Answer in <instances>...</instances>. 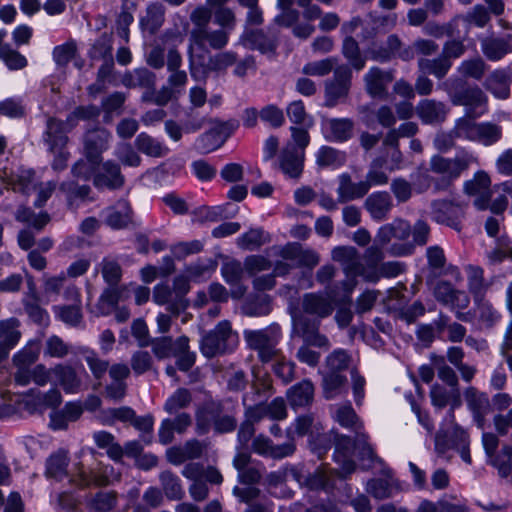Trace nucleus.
Segmentation results:
<instances>
[{
  "mask_svg": "<svg viewBox=\"0 0 512 512\" xmlns=\"http://www.w3.org/2000/svg\"><path fill=\"white\" fill-rule=\"evenodd\" d=\"M109 138L110 134L103 129L89 131L85 135L83 158L72 168L77 182L86 183L93 177L94 185L99 188L116 189L123 185L124 177L117 164L106 161L100 166L101 155L108 147Z\"/></svg>",
  "mask_w": 512,
  "mask_h": 512,
  "instance_id": "f257e3e1",
  "label": "nucleus"
},
{
  "mask_svg": "<svg viewBox=\"0 0 512 512\" xmlns=\"http://www.w3.org/2000/svg\"><path fill=\"white\" fill-rule=\"evenodd\" d=\"M293 320V333L301 337L304 344L300 347L297 358L300 362L310 366H315L320 358V355L311 350L309 346L327 347L328 340L325 336L317 332L318 326L316 321H310L305 315H294Z\"/></svg>",
  "mask_w": 512,
  "mask_h": 512,
  "instance_id": "f03ea898",
  "label": "nucleus"
},
{
  "mask_svg": "<svg viewBox=\"0 0 512 512\" xmlns=\"http://www.w3.org/2000/svg\"><path fill=\"white\" fill-rule=\"evenodd\" d=\"M491 180L489 175L484 171L477 172L473 179L465 183V191L467 194L474 196V205L479 210L490 208L493 213L503 212L508 200L505 195L500 194L491 204L490 200L495 192L494 187L491 188Z\"/></svg>",
  "mask_w": 512,
  "mask_h": 512,
  "instance_id": "7ed1b4c3",
  "label": "nucleus"
},
{
  "mask_svg": "<svg viewBox=\"0 0 512 512\" xmlns=\"http://www.w3.org/2000/svg\"><path fill=\"white\" fill-rule=\"evenodd\" d=\"M211 18V11L200 7L193 11L191 19L196 28L191 33L189 54L191 58L192 76L197 77L196 65H202L204 60L203 38L206 35V24Z\"/></svg>",
  "mask_w": 512,
  "mask_h": 512,
  "instance_id": "20e7f679",
  "label": "nucleus"
},
{
  "mask_svg": "<svg viewBox=\"0 0 512 512\" xmlns=\"http://www.w3.org/2000/svg\"><path fill=\"white\" fill-rule=\"evenodd\" d=\"M66 125L57 120L51 119L47 124L45 141L53 156L52 167L54 170H62L69 159V153L65 149L67 144Z\"/></svg>",
  "mask_w": 512,
  "mask_h": 512,
  "instance_id": "39448f33",
  "label": "nucleus"
},
{
  "mask_svg": "<svg viewBox=\"0 0 512 512\" xmlns=\"http://www.w3.org/2000/svg\"><path fill=\"white\" fill-rule=\"evenodd\" d=\"M455 133L457 137L477 141L485 146L495 143L501 137V129L496 125L489 123L477 124L471 119L459 120Z\"/></svg>",
  "mask_w": 512,
  "mask_h": 512,
  "instance_id": "423d86ee",
  "label": "nucleus"
},
{
  "mask_svg": "<svg viewBox=\"0 0 512 512\" xmlns=\"http://www.w3.org/2000/svg\"><path fill=\"white\" fill-rule=\"evenodd\" d=\"M238 342L237 335L232 331L228 322H221L214 332L205 336L201 342L202 353L213 357L218 353L233 349Z\"/></svg>",
  "mask_w": 512,
  "mask_h": 512,
  "instance_id": "0eeeda50",
  "label": "nucleus"
},
{
  "mask_svg": "<svg viewBox=\"0 0 512 512\" xmlns=\"http://www.w3.org/2000/svg\"><path fill=\"white\" fill-rule=\"evenodd\" d=\"M468 435L458 425L452 423L449 431L438 433L435 438L436 450L440 453H444L449 448H455L459 451L461 458L469 463L470 454L468 452Z\"/></svg>",
  "mask_w": 512,
  "mask_h": 512,
  "instance_id": "6e6552de",
  "label": "nucleus"
},
{
  "mask_svg": "<svg viewBox=\"0 0 512 512\" xmlns=\"http://www.w3.org/2000/svg\"><path fill=\"white\" fill-rule=\"evenodd\" d=\"M464 51L463 45L460 42L452 41L444 47L443 58L430 62L423 60L420 62V67L424 72L434 74L437 77H443L450 68L449 58H457Z\"/></svg>",
  "mask_w": 512,
  "mask_h": 512,
  "instance_id": "1a4fd4ad",
  "label": "nucleus"
},
{
  "mask_svg": "<svg viewBox=\"0 0 512 512\" xmlns=\"http://www.w3.org/2000/svg\"><path fill=\"white\" fill-rule=\"evenodd\" d=\"M229 136V128L219 124L198 139L197 147L203 153H210L221 147Z\"/></svg>",
  "mask_w": 512,
  "mask_h": 512,
  "instance_id": "9d476101",
  "label": "nucleus"
},
{
  "mask_svg": "<svg viewBox=\"0 0 512 512\" xmlns=\"http://www.w3.org/2000/svg\"><path fill=\"white\" fill-rule=\"evenodd\" d=\"M332 258L343 265L348 277L350 275L360 274L363 275L368 280H375L373 276L365 274L364 271L360 270L357 263L356 250L353 247L335 248L332 251Z\"/></svg>",
  "mask_w": 512,
  "mask_h": 512,
  "instance_id": "9b49d317",
  "label": "nucleus"
},
{
  "mask_svg": "<svg viewBox=\"0 0 512 512\" xmlns=\"http://www.w3.org/2000/svg\"><path fill=\"white\" fill-rule=\"evenodd\" d=\"M304 151L295 150L287 145L280 160L282 171L290 178H298L303 170Z\"/></svg>",
  "mask_w": 512,
  "mask_h": 512,
  "instance_id": "f8f14e48",
  "label": "nucleus"
},
{
  "mask_svg": "<svg viewBox=\"0 0 512 512\" xmlns=\"http://www.w3.org/2000/svg\"><path fill=\"white\" fill-rule=\"evenodd\" d=\"M322 132L327 140L344 141L352 133V123L347 119H324Z\"/></svg>",
  "mask_w": 512,
  "mask_h": 512,
  "instance_id": "ddd939ff",
  "label": "nucleus"
},
{
  "mask_svg": "<svg viewBox=\"0 0 512 512\" xmlns=\"http://www.w3.org/2000/svg\"><path fill=\"white\" fill-rule=\"evenodd\" d=\"M432 170L442 174L444 177L452 179L460 175V173L468 167V160L457 158L454 160L445 159L435 156L431 160Z\"/></svg>",
  "mask_w": 512,
  "mask_h": 512,
  "instance_id": "4468645a",
  "label": "nucleus"
},
{
  "mask_svg": "<svg viewBox=\"0 0 512 512\" xmlns=\"http://www.w3.org/2000/svg\"><path fill=\"white\" fill-rule=\"evenodd\" d=\"M409 234V224L403 220H397L392 224L381 227L377 235V240L384 245L392 240H404Z\"/></svg>",
  "mask_w": 512,
  "mask_h": 512,
  "instance_id": "2eb2a0df",
  "label": "nucleus"
},
{
  "mask_svg": "<svg viewBox=\"0 0 512 512\" xmlns=\"http://www.w3.org/2000/svg\"><path fill=\"white\" fill-rule=\"evenodd\" d=\"M67 294L70 299L73 300V305L68 307H55V312L59 319L69 325H76L80 322L81 311H80V298L77 289L74 287L68 288Z\"/></svg>",
  "mask_w": 512,
  "mask_h": 512,
  "instance_id": "dca6fc26",
  "label": "nucleus"
},
{
  "mask_svg": "<svg viewBox=\"0 0 512 512\" xmlns=\"http://www.w3.org/2000/svg\"><path fill=\"white\" fill-rule=\"evenodd\" d=\"M335 82L327 84L326 95L328 100L334 101L345 95L349 87L350 74L346 67L339 66L334 69Z\"/></svg>",
  "mask_w": 512,
  "mask_h": 512,
  "instance_id": "f3484780",
  "label": "nucleus"
},
{
  "mask_svg": "<svg viewBox=\"0 0 512 512\" xmlns=\"http://www.w3.org/2000/svg\"><path fill=\"white\" fill-rule=\"evenodd\" d=\"M39 353V346L35 343H30L27 348H25L23 351L19 352L15 357L14 361L16 365L19 367V371L16 374V381L21 384L25 385L29 382V377L25 375L24 368L33 363Z\"/></svg>",
  "mask_w": 512,
  "mask_h": 512,
  "instance_id": "a211bd4d",
  "label": "nucleus"
},
{
  "mask_svg": "<svg viewBox=\"0 0 512 512\" xmlns=\"http://www.w3.org/2000/svg\"><path fill=\"white\" fill-rule=\"evenodd\" d=\"M133 293L135 296V302L138 305H142L146 303L150 297V290L147 287L143 286H135L130 284L129 286H125L114 293L109 295V302L111 304H116L119 301H124L129 298L130 294Z\"/></svg>",
  "mask_w": 512,
  "mask_h": 512,
  "instance_id": "6ab92c4d",
  "label": "nucleus"
},
{
  "mask_svg": "<svg viewBox=\"0 0 512 512\" xmlns=\"http://www.w3.org/2000/svg\"><path fill=\"white\" fill-rule=\"evenodd\" d=\"M353 448V443L347 437L339 438L336 443L335 460L340 465L343 476L354 470V464L349 458Z\"/></svg>",
  "mask_w": 512,
  "mask_h": 512,
  "instance_id": "aec40b11",
  "label": "nucleus"
},
{
  "mask_svg": "<svg viewBox=\"0 0 512 512\" xmlns=\"http://www.w3.org/2000/svg\"><path fill=\"white\" fill-rule=\"evenodd\" d=\"M53 373L66 393L73 394L79 391L80 378L77 370L58 366L53 369Z\"/></svg>",
  "mask_w": 512,
  "mask_h": 512,
  "instance_id": "412c9836",
  "label": "nucleus"
},
{
  "mask_svg": "<svg viewBox=\"0 0 512 512\" xmlns=\"http://www.w3.org/2000/svg\"><path fill=\"white\" fill-rule=\"evenodd\" d=\"M314 388L311 382L303 381L289 389L287 396L293 407H302L311 403Z\"/></svg>",
  "mask_w": 512,
  "mask_h": 512,
  "instance_id": "4be33fe9",
  "label": "nucleus"
},
{
  "mask_svg": "<svg viewBox=\"0 0 512 512\" xmlns=\"http://www.w3.org/2000/svg\"><path fill=\"white\" fill-rule=\"evenodd\" d=\"M17 328L18 322L14 319L0 322V347L4 354L18 343L21 334Z\"/></svg>",
  "mask_w": 512,
  "mask_h": 512,
  "instance_id": "5701e85b",
  "label": "nucleus"
},
{
  "mask_svg": "<svg viewBox=\"0 0 512 512\" xmlns=\"http://www.w3.org/2000/svg\"><path fill=\"white\" fill-rule=\"evenodd\" d=\"M304 311L310 315H316L318 317H325L329 315L333 306L330 300L325 297L318 295H307L303 301Z\"/></svg>",
  "mask_w": 512,
  "mask_h": 512,
  "instance_id": "b1692460",
  "label": "nucleus"
},
{
  "mask_svg": "<svg viewBox=\"0 0 512 512\" xmlns=\"http://www.w3.org/2000/svg\"><path fill=\"white\" fill-rule=\"evenodd\" d=\"M367 91L373 97L381 96L385 87L392 81L389 73H384L378 69H371L365 78Z\"/></svg>",
  "mask_w": 512,
  "mask_h": 512,
  "instance_id": "393cba45",
  "label": "nucleus"
},
{
  "mask_svg": "<svg viewBox=\"0 0 512 512\" xmlns=\"http://www.w3.org/2000/svg\"><path fill=\"white\" fill-rule=\"evenodd\" d=\"M245 339L248 345L257 349L262 359L266 360V350L268 351L273 346V340L269 333L265 330H249L245 331Z\"/></svg>",
  "mask_w": 512,
  "mask_h": 512,
  "instance_id": "a878e982",
  "label": "nucleus"
},
{
  "mask_svg": "<svg viewBox=\"0 0 512 512\" xmlns=\"http://www.w3.org/2000/svg\"><path fill=\"white\" fill-rule=\"evenodd\" d=\"M253 448L255 452L273 458H282L293 452L291 445L274 447L270 444V441L264 437H257L253 442Z\"/></svg>",
  "mask_w": 512,
  "mask_h": 512,
  "instance_id": "bb28decb",
  "label": "nucleus"
},
{
  "mask_svg": "<svg viewBox=\"0 0 512 512\" xmlns=\"http://www.w3.org/2000/svg\"><path fill=\"white\" fill-rule=\"evenodd\" d=\"M369 190V185L366 182L353 184L349 177L342 175L340 178V185L338 194L342 201L354 199L363 196Z\"/></svg>",
  "mask_w": 512,
  "mask_h": 512,
  "instance_id": "cd10ccee",
  "label": "nucleus"
},
{
  "mask_svg": "<svg viewBox=\"0 0 512 512\" xmlns=\"http://www.w3.org/2000/svg\"><path fill=\"white\" fill-rule=\"evenodd\" d=\"M366 206L375 219H382L391 207L390 197L387 193H374L366 200Z\"/></svg>",
  "mask_w": 512,
  "mask_h": 512,
  "instance_id": "c85d7f7f",
  "label": "nucleus"
},
{
  "mask_svg": "<svg viewBox=\"0 0 512 512\" xmlns=\"http://www.w3.org/2000/svg\"><path fill=\"white\" fill-rule=\"evenodd\" d=\"M285 259L294 263L313 267L319 262L316 252L311 250H302L298 246H289L285 251Z\"/></svg>",
  "mask_w": 512,
  "mask_h": 512,
  "instance_id": "c756f323",
  "label": "nucleus"
},
{
  "mask_svg": "<svg viewBox=\"0 0 512 512\" xmlns=\"http://www.w3.org/2000/svg\"><path fill=\"white\" fill-rule=\"evenodd\" d=\"M316 164L321 168H337L345 160L344 155L331 147H321L316 155Z\"/></svg>",
  "mask_w": 512,
  "mask_h": 512,
  "instance_id": "7c9ffc66",
  "label": "nucleus"
},
{
  "mask_svg": "<svg viewBox=\"0 0 512 512\" xmlns=\"http://www.w3.org/2000/svg\"><path fill=\"white\" fill-rule=\"evenodd\" d=\"M187 75L184 71H175L169 77L170 88L163 89L156 97L155 102L158 105L166 104L174 95L173 89L183 87L186 84Z\"/></svg>",
  "mask_w": 512,
  "mask_h": 512,
  "instance_id": "2f4dec72",
  "label": "nucleus"
},
{
  "mask_svg": "<svg viewBox=\"0 0 512 512\" xmlns=\"http://www.w3.org/2000/svg\"><path fill=\"white\" fill-rule=\"evenodd\" d=\"M484 54L491 60H499L512 51L507 39L489 40L482 44Z\"/></svg>",
  "mask_w": 512,
  "mask_h": 512,
  "instance_id": "473e14b6",
  "label": "nucleus"
},
{
  "mask_svg": "<svg viewBox=\"0 0 512 512\" xmlns=\"http://www.w3.org/2000/svg\"><path fill=\"white\" fill-rule=\"evenodd\" d=\"M287 116L295 124H301L306 128L313 126V119L306 113L305 107L302 101L291 102L286 109Z\"/></svg>",
  "mask_w": 512,
  "mask_h": 512,
  "instance_id": "72a5a7b5",
  "label": "nucleus"
},
{
  "mask_svg": "<svg viewBox=\"0 0 512 512\" xmlns=\"http://www.w3.org/2000/svg\"><path fill=\"white\" fill-rule=\"evenodd\" d=\"M0 59L10 70L23 69L28 63L24 55L9 46H2L0 48Z\"/></svg>",
  "mask_w": 512,
  "mask_h": 512,
  "instance_id": "f704fd0d",
  "label": "nucleus"
},
{
  "mask_svg": "<svg viewBox=\"0 0 512 512\" xmlns=\"http://www.w3.org/2000/svg\"><path fill=\"white\" fill-rule=\"evenodd\" d=\"M418 111L419 116L426 123L439 121L444 114V110L441 104L429 100L421 102Z\"/></svg>",
  "mask_w": 512,
  "mask_h": 512,
  "instance_id": "c9c22d12",
  "label": "nucleus"
},
{
  "mask_svg": "<svg viewBox=\"0 0 512 512\" xmlns=\"http://www.w3.org/2000/svg\"><path fill=\"white\" fill-rule=\"evenodd\" d=\"M130 220V208L127 203H119L117 209H111L106 216L107 223L113 228H121Z\"/></svg>",
  "mask_w": 512,
  "mask_h": 512,
  "instance_id": "e433bc0d",
  "label": "nucleus"
},
{
  "mask_svg": "<svg viewBox=\"0 0 512 512\" xmlns=\"http://www.w3.org/2000/svg\"><path fill=\"white\" fill-rule=\"evenodd\" d=\"M334 419L345 428L358 430L361 426L355 412L349 404L338 407L335 411Z\"/></svg>",
  "mask_w": 512,
  "mask_h": 512,
  "instance_id": "4c0bfd02",
  "label": "nucleus"
},
{
  "mask_svg": "<svg viewBox=\"0 0 512 512\" xmlns=\"http://www.w3.org/2000/svg\"><path fill=\"white\" fill-rule=\"evenodd\" d=\"M268 240V234L261 229H252L238 238V244L242 248L253 250Z\"/></svg>",
  "mask_w": 512,
  "mask_h": 512,
  "instance_id": "58836bf2",
  "label": "nucleus"
},
{
  "mask_svg": "<svg viewBox=\"0 0 512 512\" xmlns=\"http://www.w3.org/2000/svg\"><path fill=\"white\" fill-rule=\"evenodd\" d=\"M435 296L445 302L454 303L455 301L461 302V306H465L468 303L466 296L458 291H454L449 284L441 283L435 288Z\"/></svg>",
  "mask_w": 512,
  "mask_h": 512,
  "instance_id": "ea45409f",
  "label": "nucleus"
},
{
  "mask_svg": "<svg viewBox=\"0 0 512 512\" xmlns=\"http://www.w3.org/2000/svg\"><path fill=\"white\" fill-rule=\"evenodd\" d=\"M177 345V355L178 357L177 365L181 370H188L193 364L195 360V356L193 353L188 351V338L180 337L176 341Z\"/></svg>",
  "mask_w": 512,
  "mask_h": 512,
  "instance_id": "a19ab883",
  "label": "nucleus"
},
{
  "mask_svg": "<svg viewBox=\"0 0 512 512\" xmlns=\"http://www.w3.org/2000/svg\"><path fill=\"white\" fill-rule=\"evenodd\" d=\"M82 414V407L78 403H69L65 407L64 417L53 415L51 419V426L54 429H62L66 426L65 420L75 421Z\"/></svg>",
  "mask_w": 512,
  "mask_h": 512,
  "instance_id": "79ce46f5",
  "label": "nucleus"
},
{
  "mask_svg": "<svg viewBox=\"0 0 512 512\" xmlns=\"http://www.w3.org/2000/svg\"><path fill=\"white\" fill-rule=\"evenodd\" d=\"M344 384V378L334 371H330L324 377L323 388L326 398H333L341 392Z\"/></svg>",
  "mask_w": 512,
  "mask_h": 512,
  "instance_id": "37998d69",
  "label": "nucleus"
},
{
  "mask_svg": "<svg viewBox=\"0 0 512 512\" xmlns=\"http://www.w3.org/2000/svg\"><path fill=\"white\" fill-rule=\"evenodd\" d=\"M163 14L161 5L152 4L148 7L146 16L141 19V24L149 31H154L161 25Z\"/></svg>",
  "mask_w": 512,
  "mask_h": 512,
  "instance_id": "c03bdc74",
  "label": "nucleus"
},
{
  "mask_svg": "<svg viewBox=\"0 0 512 512\" xmlns=\"http://www.w3.org/2000/svg\"><path fill=\"white\" fill-rule=\"evenodd\" d=\"M512 456V448L505 446L498 455L489 457L490 463L495 466L502 476H507L510 472V462Z\"/></svg>",
  "mask_w": 512,
  "mask_h": 512,
  "instance_id": "a18cd8bd",
  "label": "nucleus"
},
{
  "mask_svg": "<svg viewBox=\"0 0 512 512\" xmlns=\"http://www.w3.org/2000/svg\"><path fill=\"white\" fill-rule=\"evenodd\" d=\"M488 88L495 97L504 99L509 95V84L504 73H494L488 82Z\"/></svg>",
  "mask_w": 512,
  "mask_h": 512,
  "instance_id": "49530a36",
  "label": "nucleus"
},
{
  "mask_svg": "<svg viewBox=\"0 0 512 512\" xmlns=\"http://www.w3.org/2000/svg\"><path fill=\"white\" fill-rule=\"evenodd\" d=\"M67 455L64 452L52 456L47 463V474L50 477L61 479L65 475Z\"/></svg>",
  "mask_w": 512,
  "mask_h": 512,
  "instance_id": "de8ad7c7",
  "label": "nucleus"
},
{
  "mask_svg": "<svg viewBox=\"0 0 512 512\" xmlns=\"http://www.w3.org/2000/svg\"><path fill=\"white\" fill-rule=\"evenodd\" d=\"M101 273L104 280L110 285L116 284L121 278L120 265L113 259L105 258L101 263Z\"/></svg>",
  "mask_w": 512,
  "mask_h": 512,
  "instance_id": "09e8293b",
  "label": "nucleus"
},
{
  "mask_svg": "<svg viewBox=\"0 0 512 512\" xmlns=\"http://www.w3.org/2000/svg\"><path fill=\"white\" fill-rule=\"evenodd\" d=\"M76 56V45L68 42L54 48L53 57L58 65L65 66Z\"/></svg>",
  "mask_w": 512,
  "mask_h": 512,
  "instance_id": "8fccbe9b",
  "label": "nucleus"
},
{
  "mask_svg": "<svg viewBox=\"0 0 512 512\" xmlns=\"http://www.w3.org/2000/svg\"><path fill=\"white\" fill-rule=\"evenodd\" d=\"M262 408H251L247 411V421L244 422L239 430L238 439L239 442L244 446L250 440L251 436L254 433V429L251 421L260 419V416L256 414V412L261 411Z\"/></svg>",
  "mask_w": 512,
  "mask_h": 512,
  "instance_id": "3c124183",
  "label": "nucleus"
},
{
  "mask_svg": "<svg viewBox=\"0 0 512 512\" xmlns=\"http://www.w3.org/2000/svg\"><path fill=\"white\" fill-rule=\"evenodd\" d=\"M343 52L352 66L360 70L364 67L365 61L358 54V45L352 38H346L343 43Z\"/></svg>",
  "mask_w": 512,
  "mask_h": 512,
  "instance_id": "603ef678",
  "label": "nucleus"
},
{
  "mask_svg": "<svg viewBox=\"0 0 512 512\" xmlns=\"http://www.w3.org/2000/svg\"><path fill=\"white\" fill-rule=\"evenodd\" d=\"M260 118L272 127H279L284 123V115L280 108L268 105L260 111Z\"/></svg>",
  "mask_w": 512,
  "mask_h": 512,
  "instance_id": "864d4df0",
  "label": "nucleus"
},
{
  "mask_svg": "<svg viewBox=\"0 0 512 512\" xmlns=\"http://www.w3.org/2000/svg\"><path fill=\"white\" fill-rule=\"evenodd\" d=\"M335 67L333 59H325L318 62L308 63L304 66L303 72L311 76H324Z\"/></svg>",
  "mask_w": 512,
  "mask_h": 512,
  "instance_id": "5fc2aeb1",
  "label": "nucleus"
},
{
  "mask_svg": "<svg viewBox=\"0 0 512 512\" xmlns=\"http://www.w3.org/2000/svg\"><path fill=\"white\" fill-rule=\"evenodd\" d=\"M189 402L190 395L188 391L179 389L166 401L165 408L168 412L173 413L185 407Z\"/></svg>",
  "mask_w": 512,
  "mask_h": 512,
  "instance_id": "6e6d98bb",
  "label": "nucleus"
},
{
  "mask_svg": "<svg viewBox=\"0 0 512 512\" xmlns=\"http://www.w3.org/2000/svg\"><path fill=\"white\" fill-rule=\"evenodd\" d=\"M17 219L19 221L28 223L32 225L35 228H42L45 226L49 221V216L45 213H41L39 215H34L27 209L19 210L17 213Z\"/></svg>",
  "mask_w": 512,
  "mask_h": 512,
  "instance_id": "4d7b16f0",
  "label": "nucleus"
},
{
  "mask_svg": "<svg viewBox=\"0 0 512 512\" xmlns=\"http://www.w3.org/2000/svg\"><path fill=\"white\" fill-rule=\"evenodd\" d=\"M257 408H261V406H258ZM264 413H267V415L272 419H284L286 417V407L284 401L282 399H275L271 402L268 408L262 407L261 411L256 412L260 418Z\"/></svg>",
  "mask_w": 512,
  "mask_h": 512,
  "instance_id": "13d9d810",
  "label": "nucleus"
},
{
  "mask_svg": "<svg viewBox=\"0 0 512 512\" xmlns=\"http://www.w3.org/2000/svg\"><path fill=\"white\" fill-rule=\"evenodd\" d=\"M153 351L158 358L163 359L177 355V345H173L168 338H160L154 342Z\"/></svg>",
  "mask_w": 512,
  "mask_h": 512,
  "instance_id": "bf43d9fd",
  "label": "nucleus"
},
{
  "mask_svg": "<svg viewBox=\"0 0 512 512\" xmlns=\"http://www.w3.org/2000/svg\"><path fill=\"white\" fill-rule=\"evenodd\" d=\"M116 157L126 166L135 167L140 164V157L128 145H121L115 152Z\"/></svg>",
  "mask_w": 512,
  "mask_h": 512,
  "instance_id": "052dcab7",
  "label": "nucleus"
},
{
  "mask_svg": "<svg viewBox=\"0 0 512 512\" xmlns=\"http://www.w3.org/2000/svg\"><path fill=\"white\" fill-rule=\"evenodd\" d=\"M367 491L376 498H386L392 493V484L388 480L371 481L367 484Z\"/></svg>",
  "mask_w": 512,
  "mask_h": 512,
  "instance_id": "680f3d73",
  "label": "nucleus"
},
{
  "mask_svg": "<svg viewBox=\"0 0 512 512\" xmlns=\"http://www.w3.org/2000/svg\"><path fill=\"white\" fill-rule=\"evenodd\" d=\"M228 36L225 31L218 30L211 32L206 29V35L203 38L204 54L206 53V42L213 48H221L227 44Z\"/></svg>",
  "mask_w": 512,
  "mask_h": 512,
  "instance_id": "e2e57ef3",
  "label": "nucleus"
},
{
  "mask_svg": "<svg viewBox=\"0 0 512 512\" xmlns=\"http://www.w3.org/2000/svg\"><path fill=\"white\" fill-rule=\"evenodd\" d=\"M33 176L34 173L30 170L22 171L21 174L17 176V179L13 180L11 183L13 190H21L25 193H29L31 189H35Z\"/></svg>",
  "mask_w": 512,
  "mask_h": 512,
  "instance_id": "0e129e2a",
  "label": "nucleus"
},
{
  "mask_svg": "<svg viewBox=\"0 0 512 512\" xmlns=\"http://www.w3.org/2000/svg\"><path fill=\"white\" fill-rule=\"evenodd\" d=\"M464 104L470 107L472 113L480 115L484 111L485 97L480 90H472Z\"/></svg>",
  "mask_w": 512,
  "mask_h": 512,
  "instance_id": "69168bd1",
  "label": "nucleus"
},
{
  "mask_svg": "<svg viewBox=\"0 0 512 512\" xmlns=\"http://www.w3.org/2000/svg\"><path fill=\"white\" fill-rule=\"evenodd\" d=\"M348 365V356L342 350L333 352L327 358V367L330 371L338 372L345 369Z\"/></svg>",
  "mask_w": 512,
  "mask_h": 512,
  "instance_id": "338daca9",
  "label": "nucleus"
},
{
  "mask_svg": "<svg viewBox=\"0 0 512 512\" xmlns=\"http://www.w3.org/2000/svg\"><path fill=\"white\" fill-rule=\"evenodd\" d=\"M138 148L151 156H158L161 153V146L151 137L141 134L137 138Z\"/></svg>",
  "mask_w": 512,
  "mask_h": 512,
  "instance_id": "774afa93",
  "label": "nucleus"
}]
</instances>
